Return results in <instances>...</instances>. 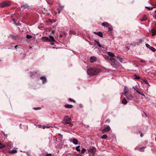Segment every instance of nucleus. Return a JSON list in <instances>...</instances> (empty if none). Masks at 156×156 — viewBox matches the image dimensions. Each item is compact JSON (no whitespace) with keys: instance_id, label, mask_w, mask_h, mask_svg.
<instances>
[{"instance_id":"obj_21","label":"nucleus","mask_w":156,"mask_h":156,"mask_svg":"<svg viewBox=\"0 0 156 156\" xmlns=\"http://www.w3.org/2000/svg\"><path fill=\"white\" fill-rule=\"evenodd\" d=\"M127 103V101L126 99L125 98H124L122 101V103L124 105H126Z\"/></svg>"},{"instance_id":"obj_2","label":"nucleus","mask_w":156,"mask_h":156,"mask_svg":"<svg viewBox=\"0 0 156 156\" xmlns=\"http://www.w3.org/2000/svg\"><path fill=\"white\" fill-rule=\"evenodd\" d=\"M108 55V56L109 57L111 58H114V57H115V58H117L120 62H123V59L122 58L120 57L119 56H115V55L114 54L112 53L111 52H107ZM107 56L104 55V58H105V57Z\"/></svg>"},{"instance_id":"obj_59","label":"nucleus","mask_w":156,"mask_h":156,"mask_svg":"<svg viewBox=\"0 0 156 156\" xmlns=\"http://www.w3.org/2000/svg\"><path fill=\"white\" fill-rule=\"evenodd\" d=\"M155 140L156 141V137H155Z\"/></svg>"},{"instance_id":"obj_41","label":"nucleus","mask_w":156,"mask_h":156,"mask_svg":"<svg viewBox=\"0 0 156 156\" xmlns=\"http://www.w3.org/2000/svg\"><path fill=\"white\" fill-rule=\"evenodd\" d=\"M136 92L138 93L139 94H141V93H140V92L138 90H136Z\"/></svg>"},{"instance_id":"obj_20","label":"nucleus","mask_w":156,"mask_h":156,"mask_svg":"<svg viewBox=\"0 0 156 156\" xmlns=\"http://www.w3.org/2000/svg\"><path fill=\"white\" fill-rule=\"evenodd\" d=\"M9 153L11 154H14L17 152V151L16 150H12L9 152Z\"/></svg>"},{"instance_id":"obj_9","label":"nucleus","mask_w":156,"mask_h":156,"mask_svg":"<svg viewBox=\"0 0 156 156\" xmlns=\"http://www.w3.org/2000/svg\"><path fill=\"white\" fill-rule=\"evenodd\" d=\"M129 91V90L127 87L125 86L124 88V95L125 96H126V95L128 93Z\"/></svg>"},{"instance_id":"obj_30","label":"nucleus","mask_w":156,"mask_h":156,"mask_svg":"<svg viewBox=\"0 0 156 156\" xmlns=\"http://www.w3.org/2000/svg\"><path fill=\"white\" fill-rule=\"evenodd\" d=\"M32 37V36L31 35H29L27 34L26 36V38L27 39H30V38H31Z\"/></svg>"},{"instance_id":"obj_27","label":"nucleus","mask_w":156,"mask_h":156,"mask_svg":"<svg viewBox=\"0 0 156 156\" xmlns=\"http://www.w3.org/2000/svg\"><path fill=\"white\" fill-rule=\"evenodd\" d=\"M143 81H144V82L146 84L148 85L149 86H150V85L149 84V83L147 81V80H146L145 79L144 80H143Z\"/></svg>"},{"instance_id":"obj_32","label":"nucleus","mask_w":156,"mask_h":156,"mask_svg":"<svg viewBox=\"0 0 156 156\" xmlns=\"http://www.w3.org/2000/svg\"><path fill=\"white\" fill-rule=\"evenodd\" d=\"M95 41L97 42V45L100 48L102 46L100 44L99 42L98 41L95 40Z\"/></svg>"},{"instance_id":"obj_40","label":"nucleus","mask_w":156,"mask_h":156,"mask_svg":"<svg viewBox=\"0 0 156 156\" xmlns=\"http://www.w3.org/2000/svg\"><path fill=\"white\" fill-rule=\"evenodd\" d=\"M52 155L51 153L47 154L46 156H51Z\"/></svg>"},{"instance_id":"obj_51","label":"nucleus","mask_w":156,"mask_h":156,"mask_svg":"<svg viewBox=\"0 0 156 156\" xmlns=\"http://www.w3.org/2000/svg\"><path fill=\"white\" fill-rule=\"evenodd\" d=\"M79 155H80V156H83V155L81 154H79Z\"/></svg>"},{"instance_id":"obj_49","label":"nucleus","mask_w":156,"mask_h":156,"mask_svg":"<svg viewBox=\"0 0 156 156\" xmlns=\"http://www.w3.org/2000/svg\"><path fill=\"white\" fill-rule=\"evenodd\" d=\"M46 127V126H43V129H44L45 128H46V127Z\"/></svg>"},{"instance_id":"obj_25","label":"nucleus","mask_w":156,"mask_h":156,"mask_svg":"<svg viewBox=\"0 0 156 156\" xmlns=\"http://www.w3.org/2000/svg\"><path fill=\"white\" fill-rule=\"evenodd\" d=\"M108 30L109 31H112L113 30V28L112 26L110 24L108 26Z\"/></svg>"},{"instance_id":"obj_19","label":"nucleus","mask_w":156,"mask_h":156,"mask_svg":"<svg viewBox=\"0 0 156 156\" xmlns=\"http://www.w3.org/2000/svg\"><path fill=\"white\" fill-rule=\"evenodd\" d=\"M20 7H24L25 8L28 9L29 7V6L27 4H25L23 5H21L20 6Z\"/></svg>"},{"instance_id":"obj_39","label":"nucleus","mask_w":156,"mask_h":156,"mask_svg":"<svg viewBox=\"0 0 156 156\" xmlns=\"http://www.w3.org/2000/svg\"><path fill=\"white\" fill-rule=\"evenodd\" d=\"M58 135L59 136L61 137V138H62V137H63V136L60 133H58Z\"/></svg>"},{"instance_id":"obj_33","label":"nucleus","mask_w":156,"mask_h":156,"mask_svg":"<svg viewBox=\"0 0 156 156\" xmlns=\"http://www.w3.org/2000/svg\"><path fill=\"white\" fill-rule=\"evenodd\" d=\"M86 151V149L84 148L82 149L81 151V153L83 154Z\"/></svg>"},{"instance_id":"obj_48","label":"nucleus","mask_w":156,"mask_h":156,"mask_svg":"<svg viewBox=\"0 0 156 156\" xmlns=\"http://www.w3.org/2000/svg\"><path fill=\"white\" fill-rule=\"evenodd\" d=\"M141 95L142 96H143L144 97H145L144 94H143L141 93Z\"/></svg>"},{"instance_id":"obj_10","label":"nucleus","mask_w":156,"mask_h":156,"mask_svg":"<svg viewBox=\"0 0 156 156\" xmlns=\"http://www.w3.org/2000/svg\"><path fill=\"white\" fill-rule=\"evenodd\" d=\"M97 60V58L95 56H91L90 58V61L91 62H93Z\"/></svg>"},{"instance_id":"obj_58","label":"nucleus","mask_w":156,"mask_h":156,"mask_svg":"<svg viewBox=\"0 0 156 156\" xmlns=\"http://www.w3.org/2000/svg\"><path fill=\"white\" fill-rule=\"evenodd\" d=\"M134 90L136 91V90L135 88H134Z\"/></svg>"},{"instance_id":"obj_56","label":"nucleus","mask_w":156,"mask_h":156,"mask_svg":"<svg viewBox=\"0 0 156 156\" xmlns=\"http://www.w3.org/2000/svg\"><path fill=\"white\" fill-rule=\"evenodd\" d=\"M72 139H71L70 140V141L72 142Z\"/></svg>"},{"instance_id":"obj_17","label":"nucleus","mask_w":156,"mask_h":156,"mask_svg":"<svg viewBox=\"0 0 156 156\" xmlns=\"http://www.w3.org/2000/svg\"><path fill=\"white\" fill-rule=\"evenodd\" d=\"M73 143L75 145H77L78 144V140L76 139H73Z\"/></svg>"},{"instance_id":"obj_13","label":"nucleus","mask_w":156,"mask_h":156,"mask_svg":"<svg viewBox=\"0 0 156 156\" xmlns=\"http://www.w3.org/2000/svg\"><path fill=\"white\" fill-rule=\"evenodd\" d=\"M125 96L129 100H131L133 97L131 94H129V95L126 94V96Z\"/></svg>"},{"instance_id":"obj_3","label":"nucleus","mask_w":156,"mask_h":156,"mask_svg":"<svg viewBox=\"0 0 156 156\" xmlns=\"http://www.w3.org/2000/svg\"><path fill=\"white\" fill-rule=\"evenodd\" d=\"M71 119L68 116L66 115L65 116L63 119V121H65V122H63V123L65 125L69 124L71 126H72L73 124L71 123Z\"/></svg>"},{"instance_id":"obj_23","label":"nucleus","mask_w":156,"mask_h":156,"mask_svg":"<svg viewBox=\"0 0 156 156\" xmlns=\"http://www.w3.org/2000/svg\"><path fill=\"white\" fill-rule=\"evenodd\" d=\"M47 2V3L48 4L51 5L53 4V1L52 0H50L49 1H48Z\"/></svg>"},{"instance_id":"obj_42","label":"nucleus","mask_w":156,"mask_h":156,"mask_svg":"<svg viewBox=\"0 0 156 156\" xmlns=\"http://www.w3.org/2000/svg\"><path fill=\"white\" fill-rule=\"evenodd\" d=\"M41 108H34V109L35 110H37L38 109H41Z\"/></svg>"},{"instance_id":"obj_1","label":"nucleus","mask_w":156,"mask_h":156,"mask_svg":"<svg viewBox=\"0 0 156 156\" xmlns=\"http://www.w3.org/2000/svg\"><path fill=\"white\" fill-rule=\"evenodd\" d=\"M105 58L108 60L111 65L114 68H118L119 66V62L114 58H110L109 56L105 57Z\"/></svg>"},{"instance_id":"obj_7","label":"nucleus","mask_w":156,"mask_h":156,"mask_svg":"<svg viewBox=\"0 0 156 156\" xmlns=\"http://www.w3.org/2000/svg\"><path fill=\"white\" fill-rule=\"evenodd\" d=\"M96 148L93 147H90L88 150V152L92 153L93 155H94L96 152Z\"/></svg>"},{"instance_id":"obj_31","label":"nucleus","mask_w":156,"mask_h":156,"mask_svg":"<svg viewBox=\"0 0 156 156\" xmlns=\"http://www.w3.org/2000/svg\"><path fill=\"white\" fill-rule=\"evenodd\" d=\"M5 147V146L1 144V145H0V149H3Z\"/></svg>"},{"instance_id":"obj_6","label":"nucleus","mask_w":156,"mask_h":156,"mask_svg":"<svg viewBox=\"0 0 156 156\" xmlns=\"http://www.w3.org/2000/svg\"><path fill=\"white\" fill-rule=\"evenodd\" d=\"M110 127L108 125H105L104 126V129L102 130V133H104L105 132H108L110 129Z\"/></svg>"},{"instance_id":"obj_61","label":"nucleus","mask_w":156,"mask_h":156,"mask_svg":"<svg viewBox=\"0 0 156 156\" xmlns=\"http://www.w3.org/2000/svg\"><path fill=\"white\" fill-rule=\"evenodd\" d=\"M54 32V31H53V32H52V33H53Z\"/></svg>"},{"instance_id":"obj_43","label":"nucleus","mask_w":156,"mask_h":156,"mask_svg":"<svg viewBox=\"0 0 156 156\" xmlns=\"http://www.w3.org/2000/svg\"><path fill=\"white\" fill-rule=\"evenodd\" d=\"M3 134L6 137H7V136L8 135L7 134H5V133L4 132L3 133Z\"/></svg>"},{"instance_id":"obj_60","label":"nucleus","mask_w":156,"mask_h":156,"mask_svg":"<svg viewBox=\"0 0 156 156\" xmlns=\"http://www.w3.org/2000/svg\"><path fill=\"white\" fill-rule=\"evenodd\" d=\"M1 145V143L0 142V145Z\"/></svg>"},{"instance_id":"obj_37","label":"nucleus","mask_w":156,"mask_h":156,"mask_svg":"<svg viewBox=\"0 0 156 156\" xmlns=\"http://www.w3.org/2000/svg\"><path fill=\"white\" fill-rule=\"evenodd\" d=\"M13 21L14 22V23L16 26H18L19 25L18 24L16 23L15 22V20L14 19H13Z\"/></svg>"},{"instance_id":"obj_12","label":"nucleus","mask_w":156,"mask_h":156,"mask_svg":"<svg viewBox=\"0 0 156 156\" xmlns=\"http://www.w3.org/2000/svg\"><path fill=\"white\" fill-rule=\"evenodd\" d=\"M40 79L42 80V83H44L46 82V78L45 76H41L40 78Z\"/></svg>"},{"instance_id":"obj_46","label":"nucleus","mask_w":156,"mask_h":156,"mask_svg":"<svg viewBox=\"0 0 156 156\" xmlns=\"http://www.w3.org/2000/svg\"><path fill=\"white\" fill-rule=\"evenodd\" d=\"M140 136L141 137H142L143 136V135L141 133L140 134Z\"/></svg>"},{"instance_id":"obj_34","label":"nucleus","mask_w":156,"mask_h":156,"mask_svg":"<svg viewBox=\"0 0 156 156\" xmlns=\"http://www.w3.org/2000/svg\"><path fill=\"white\" fill-rule=\"evenodd\" d=\"M69 100L70 101H71V102H74V103H75V102H76V101H75V100H73V99H72V98H69Z\"/></svg>"},{"instance_id":"obj_44","label":"nucleus","mask_w":156,"mask_h":156,"mask_svg":"<svg viewBox=\"0 0 156 156\" xmlns=\"http://www.w3.org/2000/svg\"><path fill=\"white\" fill-rule=\"evenodd\" d=\"M36 73L33 72L32 73H31V76H32V75H34V74H35Z\"/></svg>"},{"instance_id":"obj_22","label":"nucleus","mask_w":156,"mask_h":156,"mask_svg":"<svg viewBox=\"0 0 156 156\" xmlns=\"http://www.w3.org/2000/svg\"><path fill=\"white\" fill-rule=\"evenodd\" d=\"M107 138V136L106 134H105L103 135L101 137V138L102 139H106Z\"/></svg>"},{"instance_id":"obj_28","label":"nucleus","mask_w":156,"mask_h":156,"mask_svg":"<svg viewBox=\"0 0 156 156\" xmlns=\"http://www.w3.org/2000/svg\"><path fill=\"white\" fill-rule=\"evenodd\" d=\"M147 19V17L146 16H144L142 19L140 20L141 21H144L146 20Z\"/></svg>"},{"instance_id":"obj_45","label":"nucleus","mask_w":156,"mask_h":156,"mask_svg":"<svg viewBox=\"0 0 156 156\" xmlns=\"http://www.w3.org/2000/svg\"><path fill=\"white\" fill-rule=\"evenodd\" d=\"M46 128H50L51 127V126H46Z\"/></svg>"},{"instance_id":"obj_18","label":"nucleus","mask_w":156,"mask_h":156,"mask_svg":"<svg viewBox=\"0 0 156 156\" xmlns=\"http://www.w3.org/2000/svg\"><path fill=\"white\" fill-rule=\"evenodd\" d=\"M49 41H55V39H54V37L51 36H49Z\"/></svg>"},{"instance_id":"obj_11","label":"nucleus","mask_w":156,"mask_h":156,"mask_svg":"<svg viewBox=\"0 0 156 156\" xmlns=\"http://www.w3.org/2000/svg\"><path fill=\"white\" fill-rule=\"evenodd\" d=\"M41 39L43 41H49V38L47 37H42Z\"/></svg>"},{"instance_id":"obj_53","label":"nucleus","mask_w":156,"mask_h":156,"mask_svg":"<svg viewBox=\"0 0 156 156\" xmlns=\"http://www.w3.org/2000/svg\"><path fill=\"white\" fill-rule=\"evenodd\" d=\"M154 17L155 19H156V14L155 15Z\"/></svg>"},{"instance_id":"obj_55","label":"nucleus","mask_w":156,"mask_h":156,"mask_svg":"<svg viewBox=\"0 0 156 156\" xmlns=\"http://www.w3.org/2000/svg\"><path fill=\"white\" fill-rule=\"evenodd\" d=\"M60 12V11L59 10V11H58V13H59Z\"/></svg>"},{"instance_id":"obj_5","label":"nucleus","mask_w":156,"mask_h":156,"mask_svg":"<svg viewBox=\"0 0 156 156\" xmlns=\"http://www.w3.org/2000/svg\"><path fill=\"white\" fill-rule=\"evenodd\" d=\"M11 4V3L9 1H4L0 4V6L2 7L9 6Z\"/></svg>"},{"instance_id":"obj_16","label":"nucleus","mask_w":156,"mask_h":156,"mask_svg":"<svg viewBox=\"0 0 156 156\" xmlns=\"http://www.w3.org/2000/svg\"><path fill=\"white\" fill-rule=\"evenodd\" d=\"M65 107L67 108H72L73 107V105H71L66 104L65 105Z\"/></svg>"},{"instance_id":"obj_29","label":"nucleus","mask_w":156,"mask_h":156,"mask_svg":"<svg viewBox=\"0 0 156 156\" xmlns=\"http://www.w3.org/2000/svg\"><path fill=\"white\" fill-rule=\"evenodd\" d=\"M80 147V146H78L77 147H76V150L77 151H80V149H79Z\"/></svg>"},{"instance_id":"obj_54","label":"nucleus","mask_w":156,"mask_h":156,"mask_svg":"<svg viewBox=\"0 0 156 156\" xmlns=\"http://www.w3.org/2000/svg\"><path fill=\"white\" fill-rule=\"evenodd\" d=\"M60 37H62V35H60Z\"/></svg>"},{"instance_id":"obj_50","label":"nucleus","mask_w":156,"mask_h":156,"mask_svg":"<svg viewBox=\"0 0 156 156\" xmlns=\"http://www.w3.org/2000/svg\"><path fill=\"white\" fill-rule=\"evenodd\" d=\"M106 122L108 121V122H110V120H109L107 119V120H106Z\"/></svg>"},{"instance_id":"obj_15","label":"nucleus","mask_w":156,"mask_h":156,"mask_svg":"<svg viewBox=\"0 0 156 156\" xmlns=\"http://www.w3.org/2000/svg\"><path fill=\"white\" fill-rule=\"evenodd\" d=\"M101 25L102 26L107 27L110 24L107 22H103L102 23Z\"/></svg>"},{"instance_id":"obj_36","label":"nucleus","mask_w":156,"mask_h":156,"mask_svg":"<svg viewBox=\"0 0 156 156\" xmlns=\"http://www.w3.org/2000/svg\"><path fill=\"white\" fill-rule=\"evenodd\" d=\"M145 8L148 9H149V10H152L153 9L152 7H147V6H146Z\"/></svg>"},{"instance_id":"obj_24","label":"nucleus","mask_w":156,"mask_h":156,"mask_svg":"<svg viewBox=\"0 0 156 156\" xmlns=\"http://www.w3.org/2000/svg\"><path fill=\"white\" fill-rule=\"evenodd\" d=\"M152 36H154L156 34V30H152Z\"/></svg>"},{"instance_id":"obj_62","label":"nucleus","mask_w":156,"mask_h":156,"mask_svg":"<svg viewBox=\"0 0 156 156\" xmlns=\"http://www.w3.org/2000/svg\"><path fill=\"white\" fill-rule=\"evenodd\" d=\"M155 12H156V10L155 11Z\"/></svg>"},{"instance_id":"obj_38","label":"nucleus","mask_w":156,"mask_h":156,"mask_svg":"<svg viewBox=\"0 0 156 156\" xmlns=\"http://www.w3.org/2000/svg\"><path fill=\"white\" fill-rule=\"evenodd\" d=\"M140 62L143 63H145L146 62V61L143 59H141Z\"/></svg>"},{"instance_id":"obj_4","label":"nucleus","mask_w":156,"mask_h":156,"mask_svg":"<svg viewBox=\"0 0 156 156\" xmlns=\"http://www.w3.org/2000/svg\"><path fill=\"white\" fill-rule=\"evenodd\" d=\"M98 71L95 69L92 68L89 69L87 71V73L89 75L93 76L97 74L98 73Z\"/></svg>"},{"instance_id":"obj_26","label":"nucleus","mask_w":156,"mask_h":156,"mask_svg":"<svg viewBox=\"0 0 156 156\" xmlns=\"http://www.w3.org/2000/svg\"><path fill=\"white\" fill-rule=\"evenodd\" d=\"M146 148V147H143L140 148L139 149V151H144V149Z\"/></svg>"},{"instance_id":"obj_57","label":"nucleus","mask_w":156,"mask_h":156,"mask_svg":"<svg viewBox=\"0 0 156 156\" xmlns=\"http://www.w3.org/2000/svg\"><path fill=\"white\" fill-rule=\"evenodd\" d=\"M156 7V3L154 5Z\"/></svg>"},{"instance_id":"obj_14","label":"nucleus","mask_w":156,"mask_h":156,"mask_svg":"<svg viewBox=\"0 0 156 156\" xmlns=\"http://www.w3.org/2000/svg\"><path fill=\"white\" fill-rule=\"evenodd\" d=\"M94 33L95 34H96L98 35L100 37H103V34L101 32H94Z\"/></svg>"},{"instance_id":"obj_47","label":"nucleus","mask_w":156,"mask_h":156,"mask_svg":"<svg viewBox=\"0 0 156 156\" xmlns=\"http://www.w3.org/2000/svg\"><path fill=\"white\" fill-rule=\"evenodd\" d=\"M18 45H16V46H15V49H17V47H18Z\"/></svg>"},{"instance_id":"obj_8","label":"nucleus","mask_w":156,"mask_h":156,"mask_svg":"<svg viewBox=\"0 0 156 156\" xmlns=\"http://www.w3.org/2000/svg\"><path fill=\"white\" fill-rule=\"evenodd\" d=\"M146 47L148 48L150 50H151L153 52L155 51L156 49L155 48H153L149 44H146Z\"/></svg>"},{"instance_id":"obj_35","label":"nucleus","mask_w":156,"mask_h":156,"mask_svg":"<svg viewBox=\"0 0 156 156\" xmlns=\"http://www.w3.org/2000/svg\"><path fill=\"white\" fill-rule=\"evenodd\" d=\"M135 79L139 80L140 79V77L136 75H135Z\"/></svg>"},{"instance_id":"obj_52","label":"nucleus","mask_w":156,"mask_h":156,"mask_svg":"<svg viewBox=\"0 0 156 156\" xmlns=\"http://www.w3.org/2000/svg\"><path fill=\"white\" fill-rule=\"evenodd\" d=\"M60 8H62L63 7V6L62 7V6H60Z\"/></svg>"}]
</instances>
